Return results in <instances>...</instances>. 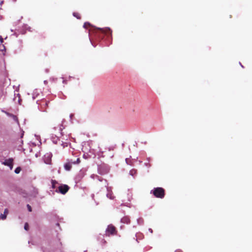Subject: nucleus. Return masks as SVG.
Segmentation results:
<instances>
[{
    "label": "nucleus",
    "mask_w": 252,
    "mask_h": 252,
    "mask_svg": "<svg viewBox=\"0 0 252 252\" xmlns=\"http://www.w3.org/2000/svg\"><path fill=\"white\" fill-rule=\"evenodd\" d=\"M151 193H152L157 198H163L165 196V190L160 187L154 188L151 190Z\"/></svg>",
    "instance_id": "1"
},
{
    "label": "nucleus",
    "mask_w": 252,
    "mask_h": 252,
    "mask_svg": "<svg viewBox=\"0 0 252 252\" xmlns=\"http://www.w3.org/2000/svg\"><path fill=\"white\" fill-rule=\"evenodd\" d=\"M96 33L99 34H106L112 36V31L109 28H96L95 29Z\"/></svg>",
    "instance_id": "2"
},
{
    "label": "nucleus",
    "mask_w": 252,
    "mask_h": 252,
    "mask_svg": "<svg viewBox=\"0 0 252 252\" xmlns=\"http://www.w3.org/2000/svg\"><path fill=\"white\" fill-rule=\"evenodd\" d=\"M117 233V230L116 228L112 224H109L108 225L106 231H105V235L107 236H110V235H115Z\"/></svg>",
    "instance_id": "3"
},
{
    "label": "nucleus",
    "mask_w": 252,
    "mask_h": 252,
    "mask_svg": "<svg viewBox=\"0 0 252 252\" xmlns=\"http://www.w3.org/2000/svg\"><path fill=\"white\" fill-rule=\"evenodd\" d=\"M69 188V187L67 185H61L58 187V190H56V191L62 194H65L68 191Z\"/></svg>",
    "instance_id": "4"
},
{
    "label": "nucleus",
    "mask_w": 252,
    "mask_h": 252,
    "mask_svg": "<svg viewBox=\"0 0 252 252\" xmlns=\"http://www.w3.org/2000/svg\"><path fill=\"white\" fill-rule=\"evenodd\" d=\"M2 164L4 165L8 166L10 167V169H12L13 166V159L9 158L7 159H5Z\"/></svg>",
    "instance_id": "5"
},
{
    "label": "nucleus",
    "mask_w": 252,
    "mask_h": 252,
    "mask_svg": "<svg viewBox=\"0 0 252 252\" xmlns=\"http://www.w3.org/2000/svg\"><path fill=\"white\" fill-rule=\"evenodd\" d=\"M49 103V101L46 100H43L41 101L40 105L43 109V111H46V108L48 106V104Z\"/></svg>",
    "instance_id": "6"
},
{
    "label": "nucleus",
    "mask_w": 252,
    "mask_h": 252,
    "mask_svg": "<svg viewBox=\"0 0 252 252\" xmlns=\"http://www.w3.org/2000/svg\"><path fill=\"white\" fill-rule=\"evenodd\" d=\"M64 169L67 171H69L72 168V165L71 164V161H67L64 164Z\"/></svg>",
    "instance_id": "7"
},
{
    "label": "nucleus",
    "mask_w": 252,
    "mask_h": 252,
    "mask_svg": "<svg viewBox=\"0 0 252 252\" xmlns=\"http://www.w3.org/2000/svg\"><path fill=\"white\" fill-rule=\"evenodd\" d=\"M38 194V189H37L35 187H32V189L31 195L33 197H36Z\"/></svg>",
    "instance_id": "8"
},
{
    "label": "nucleus",
    "mask_w": 252,
    "mask_h": 252,
    "mask_svg": "<svg viewBox=\"0 0 252 252\" xmlns=\"http://www.w3.org/2000/svg\"><path fill=\"white\" fill-rule=\"evenodd\" d=\"M121 222L124 223L128 224L130 223V220L128 217L125 216L122 218Z\"/></svg>",
    "instance_id": "9"
},
{
    "label": "nucleus",
    "mask_w": 252,
    "mask_h": 252,
    "mask_svg": "<svg viewBox=\"0 0 252 252\" xmlns=\"http://www.w3.org/2000/svg\"><path fill=\"white\" fill-rule=\"evenodd\" d=\"M8 213V210L7 209H5L4 211V213L3 214H1L0 215V218H1V220H4L6 219V217H7V215Z\"/></svg>",
    "instance_id": "10"
},
{
    "label": "nucleus",
    "mask_w": 252,
    "mask_h": 252,
    "mask_svg": "<svg viewBox=\"0 0 252 252\" xmlns=\"http://www.w3.org/2000/svg\"><path fill=\"white\" fill-rule=\"evenodd\" d=\"M68 161H71V164L72 165V164H79L80 162V159L79 158H77L76 160H73L72 159H68Z\"/></svg>",
    "instance_id": "11"
},
{
    "label": "nucleus",
    "mask_w": 252,
    "mask_h": 252,
    "mask_svg": "<svg viewBox=\"0 0 252 252\" xmlns=\"http://www.w3.org/2000/svg\"><path fill=\"white\" fill-rule=\"evenodd\" d=\"M57 129H58V132H55L54 134L55 135H57L58 134H60V135H62V131L63 130V126L62 125H60V126H59L58 127H57Z\"/></svg>",
    "instance_id": "12"
},
{
    "label": "nucleus",
    "mask_w": 252,
    "mask_h": 252,
    "mask_svg": "<svg viewBox=\"0 0 252 252\" xmlns=\"http://www.w3.org/2000/svg\"><path fill=\"white\" fill-rule=\"evenodd\" d=\"M52 183V188L53 189L56 188V185L58 184V182L56 180H52L51 181Z\"/></svg>",
    "instance_id": "13"
},
{
    "label": "nucleus",
    "mask_w": 252,
    "mask_h": 252,
    "mask_svg": "<svg viewBox=\"0 0 252 252\" xmlns=\"http://www.w3.org/2000/svg\"><path fill=\"white\" fill-rule=\"evenodd\" d=\"M73 15L74 17H75L76 18H77L78 19H81V16L80 15V14L78 12H74L73 13Z\"/></svg>",
    "instance_id": "14"
},
{
    "label": "nucleus",
    "mask_w": 252,
    "mask_h": 252,
    "mask_svg": "<svg viewBox=\"0 0 252 252\" xmlns=\"http://www.w3.org/2000/svg\"><path fill=\"white\" fill-rule=\"evenodd\" d=\"M91 26V24L88 22H86L84 24L83 27L85 29H87L88 27Z\"/></svg>",
    "instance_id": "15"
},
{
    "label": "nucleus",
    "mask_w": 252,
    "mask_h": 252,
    "mask_svg": "<svg viewBox=\"0 0 252 252\" xmlns=\"http://www.w3.org/2000/svg\"><path fill=\"white\" fill-rule=\"evenodd\" d=\"M21 170V168L20 167H17L15 170V173L16 174H18L20 172Z\"/></svg>",
    "instance_id": "16"
},
{
    "label": "nucleus",
    "mask_w": 252,
    "mask_h": 252,
    "mask_svg": "<svg viewBox=\"0 0 252 252\" xmlns=\"http://www.w3.org/2000/svg\"><path fill=\"white\" fill-rule=\"evenodd\" d=\"M24 228L26 230H29V225L28 223H26L24 225Z\"/></svg>",
    "instance_id": "17"
},
{
    "label": "nucleus",
    "mask_w": 252,
    "mask_h": 252,
    "mask_svg": "<svg viewBox=\"0 0 252 252\" xmlns=\"http://www.w3.org/2000/svg\"><path fill=\"white\" fill-rule=\"evenodd\" d=\"M136 171L135 170H131L130 171V174L132 175V176H133L134 174H136Z\"/></svg>",
    "instance_id": "18"
},
{
    "label": "nucleus",
    "mask_w": 252,
    "mask_h": 252,
    "mask_svg": "<svg viewBox=\"0 0 252 252\" xmlns=\"http://www.w3.org/2000/svg\"><path fill=\"white\" fill-rule=\"evenodd\" d=\"M27 208H28V209L29 212H32V207H31V206L29 204L27 205Z\"/></svg>",
    "instance_id": "19"
},
{
    "label": "nucleus",
    "mask_w": 252,
    "mask_h": 252,
    "mask_svg": "<svg viewBox=\"0 0 252 252\" xmlns=\"http://www.w3.org/2000/svg\"><path fill=\"white\" fill-rule=\"evenodd\" d=\"M3 41V38L1 36H0V43H2Z\"/></svg>",
    "instance_id": "20"
},
{
    "label": "nucleus",
    "mask_w": 252,
    "mask_h": 252,
    "mask_svg": "<svg viewBox=\"0 0 252 252\" xmlns=\"http://www.w3.org/2000/svg\"><path fill=\"white\" fill-rule=\"evenodd\" d=\"M175 252H183V251L180 249L176 250Z\"/></svg>",
    "instance_id": "21"
},
{
    "label": "nucleus",
    "mask_w": 252,
    "mask_h": 252,
    "mask_svg": "<svg viewBox=\"0 0 252 252\" xmlns=\"http://www.w3.org/2000/svg\"><path fill=\"white\" fill-rule=\"evenodd\" d=\"M149 231H150L151 233H153V230H152L151 228H149Z\"/></svg>",
    "instance_id": "22"
},
{
    "label": "nucleus",
    "mask_w": 252,
    "mask_h": 252,
    "mask_svg": "<svg viewBox=\"0 0 252 252\" xmlns=\"http://www.w3.org/2000/svg\"><path fill=\"white\" fill-rule=\"evenodd\" d=\"M107 196H108V197H109V198H110V199H113V197H112V196H109V194H107Z\"/></svg>",
    "instance_id": "23"
},
{
    "label": "nucleus",
    "mask_w": 252,
    "mask_h": 252,
    "mask_svg": "<svg viewBox=\"0 0 252 252\" xmlns=\"http://www.w3.org/2000/svg\"><path fill=\"white\" fill-rule=\"evenodd\" d=\"M107 173V172H105V173ZM100 174H105V173H102V172H100Z\"/></svg>",
    "instance_id": "24"
},
{
    "label": "nucleus",
    "mask_w": 252,
    "mask_h": 252,
    "mask_svg": "<svg viewBox=\"0 0 252 252\" xmlns=\"http://www.w3.org/2000/svg\"><path fill=\"white\" fill-rule=\"evenodd\" d=\"M53 129H54L55 130H56V127H54L53 128Z\"/></svg>",
    "instance_id": "25"
},
{
    "label": "nucleus",
    "mask_w": 252,
    "mask_h": 252,
    "mask_svg": "<svg viewBox=\"0 0 252 252\" xmlns=\"http://www.w3.org/2000/svg\"><path fill=\"white\" fill-rule=\"evenodd\" d=\"M102 241H104V243L106 242L103 239H102Z\"/></svg>",
    "instance_id": "26"
}]
</instances>
